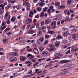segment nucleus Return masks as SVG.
Returning a JSON list of instances; mask_svg holds the SVG:
<instances>
[{
    "mask_svg": "<svg viewBox=\"0 0 78 78\" xmlns=\"http://www.w3.org/2000/svg\"><path fill=\"white\" fill-rule=\"evenodd\" d=\"M56 48H54L53 47H52L50 48H47L46 49V50L48 51H50V52L51 51H55L56 50Z\"/></svg>",
    "mask_w": 78,
    "mask_h": 78,
    "instance_id": "nucleus-1",
    "label": "nucleus"
},
{
    "mask_svg": "<svg viewBox=\"0 0 78 78\" xmlns=\"http://www.w3.org/2000/svg\"><path fill=\"white\" fill-rule=\"evenodd\" d=\"M17 59V58L16 57H11L10 60L11 62H13L14 61H16Z\"/></svg>",
    "mask_w": 78,
    "mask_h": 78,
    "instance_id": "nucleus-2",
    "label": "nucleus"
},
{
    "mask_svg": "<svg viewBox=\"0 0 78 78\" xmlns=\"http://www.w3.org/2000/svg\"><path fill=\"white\" fill-rule=\"evenodd\" d=\"M51 22V20L50 19L46 20L45 21V25H48Z\"/></svg>",
    "mask_w": 78,
    "mask_h": 78,
    "instance_id": "nucleus-3",
    "label": "nucleus"
},
{
    "mask_svg": "<svg viewBox=\"0 0 78 78\" xmlns=\"http://www.w3.org/2000/svg\"><path fill=\"white\" fill-rule=\"evenodd\" d=\"M31 22H32V20L30 19V18H27L26 21V23L27 24H30Z\"/></svg>",
    "mask_w": 78,
    "mask_h": 78,
    "instance_id": "nucleus-4",
    "label": "nucleus"
},
{
    "mask_svg": "<svg viewBox=\"0 0 78 78\" xmlns=\"http://www.w3.org/2000/svg\"><path fill=\"white\" fill-rule=\"evenodd\" d=\"M56 21L52 22L51 23V25L52 27H53V25H54L53 28H56Z\"/></svg>",
    "mask_w": 78,
    "mask_h": 78,
    "instance_id": "nucleus-5",
    "label": "nucleus"
},
{
    "mask_svg": "<svg viewBox=\"0 0 78 78\" xmlns=\"http://www.w3.org/2000/svg\"><path fill=\"white\" fill-rule=\"evenodd\" d=\"M20 59L21 61H25L26 59H27V58L25 57L22 56L20 57Z\"/></svg>",
    "mask_w": 78,
    "mask_h": 78,
    "instance_id": "nucleus-6",
    "label": "nucleus"
},
{
    "mask_svg": "<svg viewBox=\"0 0 78 78\" xmlns=\"http://www.w3.org/2000/svg\"><path fill=\"white\" fill-rule=\"evenodd\" d=\"M69 60H64L60 62V64H64V63H67V62H69Z\"/></svg>",
    "mask_w": 78,
    "mask_h": 78,
    "instance_id": "nucleus-7",
    "label": "nucleus"
},
{
    "mask_svg": "<svg viewBox=\"0 0 78 78\" xmlns=\"http://www.w3.org/2000/svg\"><path fill=\"white\" fill-rule=\"evenodd\" d=\"M73 65H70L69 66H68V68H66L65 69H62V70H68V68L70 69V68H72V67H73Z\"/></svg>",
    "mask_w": 78,
    "mask_h": 78,
    "instance_id": "nucleus-8",
    "label": "nucleus"
},
{
    "mask_svg": "<svg viewBox=\"0 0 78 78\" xmlns=\"http://www.w3.org/2000/svg\"><path fill=\"white\" fill-rule=\"evenodd\" d=\"M78 50V48H74L71 49V51L72 52H75V51H77Z\"/></svg>",
    "mask_w": 78,
    "mask_h": 78,
    "instance_id": "nucleus-9",
    "label": "nucleus"
},
{
    "mask_svg": "<svg viewBox=\"0 0 78 78\" xmlns=\"http://www.w3.org/2000/svg\"><path fill=\"white\" fill-rule=\"evenodd\" d=\"M34 51L35 54H38V53H39V51H38V49L37 48L34 49Z\"/></svg>",
    "mask_w": 78,
    "mask_h": 78,
    "instance_id": "nucleus-10",
    "label": "nucleus"
},
{
    "mask_svg": "<svg viewBox=\"0 0 78 78\" xmlns=\"http://www.w3.org/2000/svg\"><path fill=\"white\" fill-rule=\"evenodd\" d=\"M69 32L66 31L63 34V35L64 37H67V36L69 35Z\"/></svg>",
    "mask_w": 78,
    "mask_h": 78,
    "instance_id": "nucleus-11",
    "label": "nucleus"
},
{
    "mask_svg": "<svg viewBox=\"0 0 78 78\" xmlns=\"http://www.w3.org/2000/svg\"><path fill=\"white\" fill-rule=\"evenodd\" d=\"M9 15V12H6L5 15V19H7L8 16Z\"/></svg>",
    "mask_w": 78,
    "mask_h": 78,
    "instance_id": "nucleus-12",
    "label": "nucleus"
},
{
    "mask_svg": "<svg viewBox=\"0 0 78 78\" xmlns=\"http://www.w3.org/2000/svg\"><path fill=\"white\" fill-rule=\"evenodd\" d=\"M34 33V31L33 30H30L28 31V33L30 34H33Z\"/></svg>",
    "mask_w": 78,
    "mask_h": 78,
    "instance_id": "nucleus-13",
    "label": "nucleus"
},
{
    "mask_svg": "<svg viewBox=\"0 0 78 78\" xmlns=\"http://www.w3.org/2000/svg\"><path fill=\"white\" fill-rule=\"evenodd\" d=\"M60 42L59 41H56L55 43V46L56 47H59V44H60Z\"/></svg>",
    "mask_w": 78,
    "mask_h": 78,
    "instance_id": "nucleus-14",
    "label": "nucleus"
},
{
    "mask_svg": "<svg viewBox=\"0 0 78 78\" xmlns=\"http://www.w3.org/2000/svg\"><path fill=\"white\" fill-rule=\"evenodd\" d=\"M72 1H73V0H68L67 4L68 5H70L72 3Z\"/></svg>",
    "mask_w": 78,
    "mask_h": 78,
    "instance_id": "nucleus-15",
    "label": "nucleus"
},
{
    "mask_svg": "<svg viewBox=\"0 0 78 78\" xmlns=\"http://www.w3.org/2000/svg\"><path fill=\"white\" fill-rule=\"evenodd\" d=\"M8 42V39H5L3 40V42L4 44H6Z\"/></svg>",
    "mask_w": 78,
    "mask_h": 78,
    "instance_id": "nucleus-16",
    "label": "nucleus"
},
{
    "mask_svg": "<svg viewBox=\"0 0 78 78\" xmlns=\"http://www.w3.org/2000/svg\"><path fill=\"white\" fill-rule=\"evenodd\" d=\"M29 4V3L28 2H25L23 3V6H27Z\"/></svg>",
    "mask_w": 78,
    "mask_h": 78,
    "instance_id": "nucleus-17",
    "label": "nucleus"
},
{
    "mask_svg": "<svg viewBox=\"0 0 78 78\" xmlns=\"http://www.w3.org/2000/svg\"><path fill=\"white\" fill-rule=\"evenodd\" d=\"M62 38V36L61 35H58L57 37H56V39H61Z\"/></svg>",
    "mask_w": 78,
    "mask_h": 78,
    "instance_id": "nucleus-18",
    "label": "nucleus"
},
{
    "mask_svg": "<svg viewBox=\"0 0 78 78\" xmlns=\"http://www.w3.org/2000/svg\"><path fill=\"white\" fill-rule=\"evenodd\" d=\"M38 64H39V62H35L34 64H33V66L36 67L37 65H38Z\"/></svg>",
    "mask_w": 78,
    "mask_h": 78,
    "instance_id": "nucleus-19",
    "label": "nucleus"
},
{
    "mask_svg": "<svg viewBox=\"0 0 78 78\" xmlns=\"http://www.w3.org/2000/svg\"><path fill=\"white\" fill-rule=\"evenodd\" d=\"M6 28V26H5L4 27H0V30H3L5 28Z\"/></svg>",
    "mask_w": 78,
    "mask_h": 78,
    "instance_id": "nucleus-20",
    "label": "nucleus"
},
{
    "mask_svg": "<svg viewBox=\"0 0 78 78\" xmlns=\"http://www.w3.org/2000/svg\"><path fill=\"white\" fill-rule=\"evenodd\" d=\"M40 51H41H41H42L43 50H44V47H41V48H39Z\"/></svg>",
    "mask_w": 78,
    "mask_h": 78,
    "instance_id": "nucleus-21",
    "label": "nucleus"
},
{
    "mask_svg": "<svg viewBox=\"0 0 78 78\" xmlns=\"http://www.w3.org/2000/svg\"><path fill=\"white\" fill-rule=\"evenodd\" d=\"M11 6V4L8 5L5 8V9H8L9 8V7Z\"/></svg>",
    "mask_w": 78,
    "mask_h": 78,
    "instance_id": "nucleus-22",
    "label": "nucleus"
},
{
    "mask_svg": "<svg viewBox=\"0 0 78 78\" xmlns=\"http://www.w3.org/2000/svg\"><path fill=\"white\" fill-rule=\"evenodd\" d=\"M60 5V2H56L55 3V5L56 6H59Z\"/></svg>",
    "mask_w": 78,
    "mask_h": 78,
    "instance_id": "nucleus-23",
    "label": "nucleus"
},
{
    "mask_svg": "<svg viewBox=\"0 0 78 78\" xmlns=\"http://www.w3.org/2000/svg\"><path fill=\"white\" fill-rule=\"evenodd\" d=\"M48 33H49L51 34H54V32L52 30H49L48 32Z\"/></svg>",
    "mask_w": 78,
    "mask_h": 78,
    "instance_id": "nucleus-24",
    "label": "nucleus"
},
{
    "mask_svg": "<svg viewBox=\"0 0 78 78\" xmlns=\"http://www.w3.org/2000/svg\"><path fill=\"white\" fill-rule=\"evenodd\" d=\"M47 29L48 31H50V29H52V30H53V29H55V28H53V27H52L51 26H49L47 27Z\"/></svg>",
    "mask_w": 78,
    "mask_h": 78,
    "instance_id": "nucleus-25",
    "label": "nucleus"
},
{
    "mask_svg": "<svg viewBox=\"0 0 78 78\" xmlns=\"http://www.w3.org/2000/svg\"><path fill=\"white\" fill-rule=\"evenodd\" d=\"M26 9L27 11H28V10H30V5H28L26 7Z\"/></svg>",
    "mask_w": 78,
    "mask_h": 78,
    "instance_id": "nucleus-26",
    "label": "nucleus"
},
{
    "mask_svg": "<svg viewBox=\"0 0 78 78\" xmlns=\"http://www.w3.org/2000/svg\"><path fill=\"white\" fill-rule=\"evenodd\" d=\"M11 21L12 22H15V17H12L11 18Z\"/></svg>",
    "mask_w": 78,
    "mask_h": 78,
    "instance_id": "nucleus-27",
    "label": "nucleus"
},
{
    "mask_svg": "<svg viewBox=\"0 0 78 78\" xmlns=\"http://www.w3.org/2000/svg\"><path fill=\"white\" fill-rule=\"evenodd\" d=\"M44 0H40V5H41V6H42V3H43V2H44Z\"/></svg>",
    "mask_w": 78,
    "mask_h": 78,
    "instance_id": "nucleus-28",
    "label": "nucleus"
},
{
    "mask_svg": "<svg viewBox=\"0 0 78 78\" xmlns=\"http://www.w3.org/2000/svg\"><path fill=\"white\" fill-rule=\"evenodd\" d=\"M37 9L39 12H40L42 9V8L41 7H38L37 8Z\"/></svg>",
    "mask_w": 78,
    "mask_h": 78,
    "instance_id": "nucleus-29",
    "label": "nucleus"
},
{
    "mask_svg": "<svg viewBox=\"0 0 78 78\" xmlns=\"http://www.w3.org/2000/svg\"><path fill=\"white\" fill-rule=\"evenodd\" d=\"M59 56V55H57L54 57V59H59L60 58Z\"/></svg>",
    "mask_w": 78,
    "mask_h": 78,
    "instance_id": "nucleus-30",
    "label": "nucleus"
},
{
    "mask_svg": "<svg viewBox=\"0 0 78 78\" xmlns=\"http://www.w3.org/2000/svg\"><path fill=\"white\" fill-rule=\"evenodd\" d=\"M47 8H48L47 7H46L45 8H44L43 9V11H44V12H46L47 10Z\"/></svg>",
    "mask_w": 78,
    "mask_h": 78,
    "instance_id": "nucleus-31",
    "label": "nucleus"
},
{
    "mask_svg": "<svg viewBox=\"0 0 78 78\" xmlns=\"http://www.w3.org/2000/svg\"><path fill=\"white\" fill-rule=\"evenodd\" d=\"M48 53V52L47 51H43L42 52V55H47Z\"/></svg>",
    "mask_w": 78,
    "mask_h": 78,
    "instance_id": "nucleus-32",
    "label": "nucleus"
},
{
    "mask_svg": "<svg viewBox=\"0 0 78 78\" xmlns=\"http://www.w3.org/2000/svg\"><path fill=\"white\" fill-rule=\"evenodd\" d=\"M71 52L70 51V49H69L66 52V53H65V54L66 55H68L69 53H70Z\"/></svg>",
    "mask_w": 78,
    "mask_h": 78,
    "instance_id": "nucleus-33",
    "label": "nucleus"
},
{
    "mask_svg": "<svg viewBox=\"0 0 78 78\" xmlns=\"http://www.w3.org/2000/svg\"><path fill=\"white\" fill-rule=\"evenodd\" d=\"M39 41L41 42H43V41H44V38H43V37H41L40 38Z\"/></svg>",
    "mask_w": 78,
    "mask_h": 78,
    "instance_id": "nucleus-34",
    "label": "nucleus"
},
{
    "mask_svg": "<svg viewBox=\"0 0 78 78\" xmlns=\"http://www.w3.org/2000/svg\"><path fill=\"white\" fill-rule=\"evenodd\" d=\"M50 37V36L48 34H46L45 35V39H47V38H48Z\"/></svg>",
    "mask_w": 78,
    "mask_h": 78,
    "instance_id": "nucleus-35",
    "label": "nucleus"
},
{
    "mask_svg": "<svg viewBox=\"0 0 78 78\" xmlns=\"http://www.w3.org/2000/svg\"><path fill=\"white\" fill-rule=\"evenodd\" d=\"M27 51L29 52L32 51H33V49H30V48H28L27 49Z\"/></svg>",
    "mask_w": 78,
    "mask_h": 78,
    "instance_id": "nucleus-36",
    "label": "nucleus"
},
{
    "mask_svg": "<svg viewBox=\"0 0 78 78\" xmlns=\"http://www.w3.org/2000/svg\"><path fill=\"white\" fill-rule=\"evenodd\" d=\"M25 48H24L22 49H21L20 51V53H22L23 52V51L25 50Z\"/></svg>",
    "mask_w": 78,
    "mask_h": 78,
    "instance_id": "nucleus-37",
    "label": "nucleus"
},
{
    "mask_svg": "<svg viewBox=\"0 0 78 78\" xmlns=\"http://www.w3.org/2000/svg\"><path fill=\"white\" fill-rule=\"evenodd\" d=\"M34 56H32L31 57H30L29 58V60H31V59H33V58H34Z\"/></svg>",
    "mask_w": 78,
    "mask_h": 78,
    "instance_id": "nucleus-38",
    "label": "nucleus"
},
{
    "mask_svg": "<svg viewBox=\"0 0 78 78\" xmlns=\"http://www.w3.org/2000/svg\"><path fill=\"white\" fill-rule=\"evenodd\" d=\"M19 55V54L17 53V52H14V56H17Z\"/></svg>",
    "mask_w": 78,
    "mask_h": 78,
    "instance_id": "nucleus-39",
    "label": "nucleus"
},
{
    "mask_svg": "<svg viewBox=\"0 0 78 78\" xmlns=\"http://www.w3.org/2000/svg\"><path fill=\"white\" fill-rule=\"evenodd\" d=\"M16 7V8L18 9H20V5H17Z\"/></svg>",
    "mask_w": 78,
    "mask_h": 78,
    "instance_id": "nucleus-40",
    "label": "nucleus"
},
{
    "mask_svg": "<svg viewBox=\"0 0 78 78\" xmlns=\"http://www.w3.org/2000/svg\"><path fill=\"white\" fill-rule=\"evenodd\" d=\"M44 12H42L40 15V17H44Z\"/></svg>",
    "mask_w": 78,
    "mask_h": 78,
    "instance_id": "nucleus-41",
    "label": "nucleus"
},
{
    "mask_svg": "<svg viewBox=\"0 0 78 78\" xmlns=\"http://www.w3.org/2000/svg\"><path fill=\"white\" fill-rule=\"evenodd\" d=\"M6 23L7 24H10L11 23V22H10V21L8 20H7Z\"/></svg>",
    "mask_w": 78,
    "mask_h": 78,
    "instance_id": "nucleus-42",
    "label": "nucleus"
},
{
    "mask_svg": "<svg viewBox=\"0 0 78 78\" xmlns=\"http://www.w3.org/2000/svg\"><path fill=\"white\" fill-rule=\"evenodd\" d=\"M29 14L31 15H33V14H34V13H33V11H30L29 12Z\"/></svg>",
    "mask_w": 78,
    "mask_h": 78,
    "instance_id": "nucleus-43",
    "label": "nucleus"
},
{
    "mask_svg": "<svg viewBox=\"0 0 78 78\" xmlns=\"http://www.w3.org/2000/svg\"><path fill=\"white\" fill-rule=\"evenodd\" d=\"M10 30V28L9 27H8L5 30V32H6L7 31H8V30Z\"/></svg>",
    "mask_w": 78,
    "mask_h": 78,
    "instance_id": "nucleus-44",
    "label": "nucleus"
},
{
    "mask_svg": "<svg viewBox=\"0 0 78 78\" xmlns=\"http://www.w3.org/2000/svg\"><path fill=\"white\" fill-rule=\"evenodd\" d=\"M31 61L33 62H35L36 61V58H34L31 60Z\"/></svg>",
    "mask_w": 78,
    "mask_h": 78,
    "instance_id": "nucleus-45",
    "label": "nucleus"
},
{
    "mask_svg": "<svg viewBox=\"0 0 78 78\" xmlns=\"http://www.w3.org/2000/svg\"><path fill=\"white\" fill-rule=\"evenodd\" d=\"M69 11H70V12H71V13H74V11L72 10L71 9H69Z\"/></svg>",
    "mask_w": 78,
    "mask_h": 78,
    "instance_id": "nucleus-46",
    "label": "nucleus"
},
{
    "mask_svg": "<svg viewBox=\"0 0 78 78\" xmlns=\"http://www.w3.org/2000/svg\"><path fill=\"white\" fill-rule=\"evenodd\" d=\"M64 20L65 22H67V21H70V20H69V19L68 18H66Z\"/></svg>",
    "mask_w": 78,
    "mask_h": 78,
    "instance_id": "nucleus-47",
    "label": "nucleus"
},
{
    "mask_svg": "<svg viewBox=\"0 0 78 78\" xmlns=\"http://www.w3.org/2000/svg\"><path fill=\"white\" fill-rule=\"evenodd\" d=\"M49 9L50 10H53V5L49 7Z\"/></svg>",
    "mask_w": 78,
    "mask_h": 78,
    "instance_id": "nucleus-48",
    "label": "nucleus"
},
{
    "mask_svg": "<svg viewBox=\"0 0 78 78\" xmlns=\"http://www.w3.org/2000/svg\"><path fill=\"white\" fill-rule=\"evenodd\" d=\"M39 23H37L36 26V28H39Z\"/></svg>",
    "mask_w": 78,
    "mask_h": 78,
    "instance_id": "nucleus-49",
    "label": "nucleus"
},
{
    "mask_svg": "<svg viewBox=\"0 0 78 78\" xmlns=\"http://www.w3.org/2000/svg\"><path fill=\"white\" fill-rule=\"evenodd\" d=\"M15 2H16V0H15L14 1H10L9 2H10L11 3H15Z\"/></svg>",
    "mask_w": 78,
    "mask_h": 78,
    "instance_id": "nucleus-50",
    "label": "nucleus"
},
{
    "mask_svg": "<svg viewBox=\"0 0 78 78\" xmlns=\"http://www.w3.org/2000/svg\"><path fill=\"white\" fill-rule=\"evenodd\" d=\"M6 24V22L4 21L2 23V26H5V25Z\"/></svg>",
    "mask_w": 78,
    "mask_h": 78,
    "instance_id": "nucleus-51",
    "label": "nucleus"
},
{
    "mask_svg": "<svg viewBox=\"0 0 78 78\" xmlns=\"http://www.w3.org/2000/svg\"><path fill=\"white\" fill-rule=\"evenodd\" d=\"M66 72H62L60 73V75H64V74H66Z\"/></svg>",
    "mask_w": 78,
    "mask_h": 78,
    "instance_id": "nucleus-52",
    "label": "nucleus"
},
{
    "mask_svg": "<svg viewBox=\"0 0 78 78\" xmlns=\"http://www.w3.org/2000/svg\"><path fill=\"white\" fill-rule=\"evenodd\" d=\"M48 43V40H46L44 43V45H46Z\"/></svg>",
    "mask_w": 78,
    "mask_h": 78,
    "instance_id": "nucleus-53",
    "label": "nucleus"
},
{
    "mask_svg": "<svg viewBox=\"0 0 78 78\" xmlns=\"http://www.w3.org/2000/svg\"><path fill=\"white\" fill-rule=\"evenodd\" d=\"M35 18H38V17H39V14H37L36 15L35 17Z\"/></svg>",
    "mask_w": 78,
    "mask_h": 78,
    "instance_id": "nucleus-54",
    "label": "nucleus"
},
{
    "mask_svg": "<svg viewBox=\"0 0 78 78\" xmlns=\"http://www.w3.org/2000/svg\"><path fill=\"white\" fill-rule=\"evenodd\" d=\"M32 56V55L30 54H29L27 55V58H29V57H30V56Z\"/></svg>",
    "mask_w": 78,
    "mask_h": 78,
    "instance_id": "nucleus-55",
    "label": "nucleus"
},
{
    "mask_svg": "<svg viewBox=\"0 0 78 78\" xmlns=\"http://www.w3.org/2000/svg\"><path fill=\"white\" fill-rule=\"evenodd\" d=\"M4 12V11L2 10L1 12H0V15H2L3 14V12Z\"/></svg>",
    "mask_w": 78,
    "mask_h": 78,
    "instance_id": "nucleus-56",
    "label": "nucleus"
},
{
    "mask_svg": "<svg viewBox=\"0 0 78 78\" xmlns=\"http://www.w3.org/2000/svg\"><path fill=\"white\" fill-rule=\"evenodd\" d=\"M26 26H27V25H23L22 27V29H23V30H24V29H25V27H26Z\"/></svg>",
    "mask_w": 78,
    "mask_h": 78,
    "instance_id": "nucleus-57",
    "label": "nucleus"
},
{
    "mask_svg": "<svg viewBox=\"0 0 78 78\" xmlns=\"http://www.w3.org/2000/svg\"><path fill=\"white\" fill-rule=\"evenodd\" d=\"M37 21V20H36V19H34L33 20V23H36V22Z\"/></svg>",
    "mask_w": 78,
    "mask_h": 78,
    "instance_id": "nucleus-58",
    "label": "nucleus"
},
{
    "mask_svg": "<svg viewBox=\"0 0 78 78\" xmlns=\"http://www.w3.org/2000/svg\"><path fill=\"white\" fill-rule=\"evenodd\" d=\"M14 52H12L10 53V55L14 56Z\"/></svg>",
    "mask_w": 78,
    "mask_h": 78,
    "instance_id": "nucleus-59",
    "label": "nucleus"
},
{
    "mask_svg": "<svg viewBox=\"0 0 78 78\" xmlns=\"http://www.w3.org/2000/svg\"><path fill=\"white\" fill-rule=\"evenodd\" d=\"M61 8L62 9H63L66 7V5H61Z\"/></svg>",
    "mask_w": 78,
    "mask_h": 78,
    "instance_id": "nucleus-60",
    "label": "nucleus"
},
{
    "mask_svg": "<svg viewBox=\"0 0 78 78\" xmlns=\"http://www.w3.org/2000/svg\"><path fill=\"white\" fill-rule=\"evenodd\" d=\"M33 12L34 14H36V13L37 12V11H36V9H34Z\"/></svg>",
    "mask_w": 78,
    "mask_h": 78,
    "instance_id": "nucleus-61",
    "label": "nucleus"
},
{
    "mask_svg": "<svg viewBox=\"0 0 78 78\" xmlns=\"http://www.w3.org/2000/svg\"><path fill=\"white\" fill-rule=\"evenodd\" d=\"M67 12H68V10H65L64 11V13H65V14H67Z\"/></svg>",
    "mask_w": 78,
    "mask_h": 78,
    "instance_id": "nucleus-62",
    "label": "nucleus"
},
{
    "mask_svg": "<svg viewBox=\"0 0 78 78\" xmlns=\"http://www.w3.org/2000/svg\"><path fill=\"white\" fill-rule=\"evenodd\" d=\"M38 1H39V0H34L33 2L34 3H37V2H38Z\"/></svg>",
    "mask_w": 78,
    "mask_h": 78,
    "instance_id": "nucleus-63",
    "label": "nucleus"
},
{
    "mask_svg": "<svg viewBox=\"0 0 78 78\" xmlns=\"http://www.w3.org/2000/svg\"><path fill=\"white\" fill-rule=\"evenodd\" d=\"M29 63H31V61H26V64H29Z\"/></svg>",
    "mask_w": 78,
    "mask_h": 78,
    "instance_id": "nucleus-64",
    "label": "nucleus"
}]
</instances>
